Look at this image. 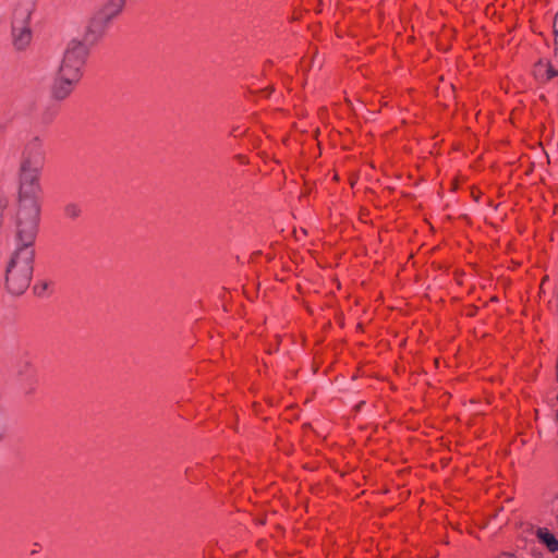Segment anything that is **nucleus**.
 I'll return each instance as SVG.
<instances>
[{
	"mask_svg": "<svg viewBox=\"0 0 558 558\" xmlns=\"http://www.w3.org/2000/svg\"><path fill=\"white\" fill-rule=\"evenodd\" d=\"M89 54L88 47L81 40L72 39L53 74L50 96L57 101L68 99L83 77V69Z\"/></svg>",
	"mask_w": 558,
	"mask_h": 558,
	"instance_id": "1",
	"label": "nucleus"
},
{
	"mask_svg": "<svg viewBox=\"0 0 558 558\" xmlns=\"http://www.w3.org/2000/svg\"><path fill=\"white\" fill-rule=\"evenodd\" d=\"M35 246L17 244L5 268V288L13 295L23 294L31 284Z\"/></svg>",
	"mask_w": 558,
	"mask_h": 558,
	"instance_id": "2",
	"label": "nucleus"
},
{
	"mask_svg": "<svg viewBox=\"0 0 558 558\" xmlns=\"http://www.w3.org/2000/svg\"><path fill=\"white\" fill-rule=\"evenodd\" d=\"M39 198L17 197L15 213V240L17 244L35 245L40 221Z\"/></svg>",
	"mask_w": 558,
	"mask_h": 558,
	"instance_id": "3",
	"label": "nucleus"
},
{
	"mask_svg": "<svg viewBox=\"0 0 558 558\" xmlns=\"http://www.w3.org/2000/svg\"><path fill=\"white\" fill-rule=\"evenodd\" d=\"M31 9L27 5L19 4L14 10L12 21V44L19 51L25 50L32 41L29 27Z\"/></svg>",
	"mask_w": 558,
	"mask_h": 558,
	"instance_id": "4",
	"label": "nucleus"
},
{
	"mask_svg": "<svg viewBox=\"0 0 558 558\" xmlns=\"http://www.w3.org/2000/svg\"><path fill=\"white\" fill-rule=\"evenodd\" d=\"M39 172L40 169L20 167V186L17 197L39 198L41 192Z\"/></svg>",
	"mask_w": 558,
	"mask_h": 558,
	"instance_id": "5",
	"label": "nucleus"
},
{
	"mask_svg": "<svg viewBox=\"0 0 558 558\" xmlns=\"http://www.w3.org/2000/svg\"><path fill=\"white\" fill-rule=\"evenodd\" d=\"M45 160L43 143L39 137L32 138L26 145L22 154L21 166L41 169Z\"/></svg>",
	"mask_w": 558,
	"mask_h": 558,
	"instance_id": "6",
	"label": "nucleus"
},
{
	"mask_svg": "<svg viewBox=\"0 0 558 558\" xmlns=\"http://www.w3.org/2000/svg\"><path fill=\"white\" fill-rule=\"evenodd\" d=\"M105 27L100 24V22L93 15L89 20V23L86 27L83 43L87 45L96 44L102 36L106 34Z\"/></svg>",
	"mask_w": 558,
	"mask_h": 558,
	"instance_id": "7",
	"label": "nucleus"
},
{
	"mask_svg": "<svg viewBox=\"0 0 558 558\" xmlns=\"http://www.w3.org/2000/svg\"><path fill=\"white\" fill-rule=\"evenodd\" d=\"M124 5L125 0H108L98 11L105 16L114 20L123 11Z\"/></svg>",
	"mask_w": 558,
	"mask_h": 558,
	"instance_id": "8",
	"label": "nucleus"
},
{
	"mask_svg": "<svg viewBox=\"0 0 558 558\" xmlns=\"http://www.w3.org/2000/svg\"><path fill=\"white\" fill-rule=\"evenodd\" d=\"M537 538L547 547L550 553L558 551V539L545 527H539L536 531Z\"/></svg>",
	"mask_w": 558,
	"mask_h": 558,
	"instance_id": "9",
	"label": "nucleus"
},
{
	"mask_svg": "<svg viewBox=\"0 0 558 558\" xmlns=\"http://www.w3.org/2000/svg\"><path fill=\"white\" fill-rule=\"evenodd\" d=\"M64 215L70 219H76L81 215V208L77 204L70 203L63 208Z\"/></svg>",
	"mask_w": 558,
	"mask_h": 558,
	"instance_id": "10",
	"label": "nucleus"
},
{
	"mask_svg": "<svg viewBox=\"0 0 558 558\" xmlns=\"http://www.w3.org/2000/svg\"><path fill=\"white\" fill-rule=\"evenodd\" d=\"M543 66H546V72H545V82L551 80L553 77L555 76H558V70H556L551 63H547L546 65H544L541 61L536 64V69H539V68H543Z\"/></svg>",
	"mask_w": 558,
	"mask_h": 558,
	"instance_id": "11",
	"label": "nucleus"
},
{
	"mask_svg": "<svg viewBox=\"0 0 558 558\" xmlns=\"http://www.w3.org/2000/svg\"><path fill=\"white\" fill-rule=\"evenodd\" d=\"M8 434V427L3 411L0 409V442H2Z\"/></svg>",
	"mask_w": 558,
	"mask_h": 558,
	"instance_id": "12",
	"label": "nucleus"
},
{
	"mask_svg": "<svg viewBox=\"0 0 558 558\" xmlns=\"http://www.w3.org/2000/svg\"><path fill=\"white\" fill-rule=\"evenodd\" d=\"M94 16L100 22V24L105 27V29L107 31L108 27L110 26V24L112 23L113 20L105 16L102 13H100L99 11H97Z\"/></svg>",
	"mask_w": 558,
	"mask_h": 558,
	"instance_id": "13",
	"label": "nucleus"
},
{
	"mask_svg": "<svg viewBox=\"0 0 558 558\" xmlns=\"http://www.w3.org/2000/svg\"><path fill=\"white\" fill-rule=\"evenodd\" d=\"M52 119H53V113L45 114L44 116V121L45 122H50V121H52Z\"/></svg>",
	"mask_w": 558,
	"mask_h": 558,
	"instance_id": "14",
	"label": "nucleus"
},
{
	"mask_svg": "<svg viewBox=\"0 0 558 558\" xmlns=\"http://www.w3.org/2000/svg\"><path fill=\"white\" fill-rule=\"evenodd\" d=\"M557 401H558V395H557ZM556 421L558 422V411L556 412Z\"/></svg>",
	"mask_w": 558,
	"mask_h": 558,
	"instance_id": "15",
	"label": "nucleus"
},
{
	"mask_svg": "<svg viewBox=\"0 0 558 558\" xmlns=\"http://www.w3.org/2000/svg\"><path fill=\"white\" fill-rule=\"evenodd\" d=\"M363 404H364V402H361L360 404H357V409H360Z\"/></svg>",
	"mask_w": 558,
	"mask_h": 558,
	"instance_id": "16",
	"label": "nucleus"
},
{
	"mask_svg": "<svg viewBox=\"0 0 558 558\" xmlns=\"http://www.w3.org/2000/svg\"><path fill=\"white\" fill-rule=\"evenodd\" d=\"M492 301H493V302H496V301H497V298H496V296L492 298Z\"/></svg>",
	"mask_w": 558,
	"mask_h": 558,
	"instance_id": "17",
	"label": "nucleus"
},
{
	"mask_svg": "<svg viewBox=\"0 0 558 558\" xmlns=\"http://www.w3.org/2000/svg\"><path fill=\"white\" fill-rule=\"evenodd\" d=\"M557 522H558V514H557Z\"/></svg>",
	"mask_w": 558,
	"mask_h": 558,
	"instance_id": "18",
	"label": "nucleus"
},
{
	"mask_svg": "<svg viewBox=\"0 0 558 558\" xmlns=\"http://www.w3.org/2000/svg\"><path fill=\"white\" fill-rule=\"evenodd\" d=\"M556 558H558V556Z\"/></svg>",
	"mask_w": 558,
	"mask_h": 558,
	"instance_id": "19",
	"label": "nucleus"
}]
</instances>
